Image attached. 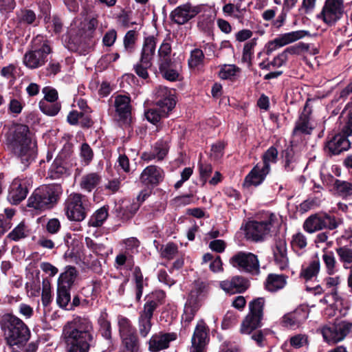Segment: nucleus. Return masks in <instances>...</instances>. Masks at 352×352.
Wrapping results in <instances>:
<instances>
[{"instance_id": "c756f323", "label": "nucleus", "mask_w": 352, "mask_h": 352, "mask_svg": "<svg viewBox=\"0 0 352 352\" xmlns=\"http://www.w3.org/2000/svg\"><path fill=\"white\" fill-rule=\"evenodd\" d=\"M188 64L190 69L198 72H203L205 67V55L203 51L199 48L192 50L190 52Z\"/></svg>"}, {"instance_id": "dca6fc26", "label": "nucleus", "mask_w": 352, "mask_h": 352, "mask_svg": "<svg viewBox=\"0 0 352 352\" xmlns=\"http://www.w3.org/2000/svg\"><path fill=\"white\" fill-rule=\"evenodd\" d=\"M203 6H192L187 3L177 7L170 12V18L178 25H184L202 11Z\"/></svg>"}, {"instance_id": "393cba45", "label": "nucleus", "mask_w": 352, "mask_h": 352, "mask_svg": "<svg viewBox=\"0 0 352 352\" xmlns=\"http://www.w3.org/2000/svg\"><path fill=\"white\" fill-rule=\"evenodd\" d=\"M115 109L119 120L126 122L131 115V97L129 95H118L115 98Z\"/></svg>"}, {"instance_id": "f704fd0d", "label": "nucleus", "mask_w": 352, "mask_h": 352, "mask_svg": "<svg viewBox=\"0 0 352 352\" xmlns=\"http://www.w3.org/2000/svg\"><path fill=\"white\" fill-rule=\"evenodd\" d=\"M287 276L283 274H270L266 280V289L272 292L283 289L286 285Z\"/></svg>"}, {"instance_id": "7ed1b4c3", "label": "nucleus", "mask_w": 352, "mask_h": 352, "mask_svg": "<svg viewBox=\"0 0 352 352\" xmlns=\"http://www.w3.org/2000/svg\"><path fill=\"white\" fill-rule=\"evenodd\" d=\"M92 322L77 316L63 327L65 352H88L93 342Z\"/></svg>"}, {"instance_id": "3c124183", "label": "nucleus", "mask_w": 352, "mask_h": 352, "mask_svg": "<svg viewBox=\"0 0 352 352\" xmlns=\"http://www.w3.org/2000/svg\"><path fill=\"white\" fill-rule=\"evenodd\" d=\"M70 288L58 287L56 289V304L62 309H65L70 302Z\"/></svg>"}, {"instance_id": "864d4df0", "label": "nucleus", "mask_w": 352, "mask_h": 352, "mask_svg": "<svg viewBox=\"0 0 352 352\" xmlns=\"http://www.w3.org/2000/svg\"><path fill=\"white\" fill-rule=\"evenodd\" d=\"M112 213L114 214L115 217L120 219L122 221H128L131 220L134 214L130 212L124 206L120 204H115L114 208L112 210Z\"/></svg>"}, {"instance_id": "c9c22d12", "label": "nucleus", "mask_w": 352, "mask_h": 352, "mask_svg": "<svg viewBox=\"0 0 352 352\" xmlns=\"http://www.w3.org/2000/svg\"><path fill=\"white\" fill-rule=\"evenodd\" d=\"M15 213L16 210L12 208H6L3 213H0V238L10 230L11 221Z\"/></svg>"}, {"instance_id": "412c9836", "label": "nucleus", "mask_w": 352, "mask_h": 352, "mask_svg": "<svg viewBox=\"0 0 352 352\" xmlns=\"http://www.w3.org/2000/svg\"><path fill=\"white\" fill-rule=\"evenodd\" d=\"M273 256L275 264L280 270L288 268L287 248L286 241L283 237H277L275 241V246L273 248Z\"/></svg>"}, {"instance_id": "39448f33", "label": "nucleus", "mask_w": 352, "mask_h": 352, "mask_svg": "<svg viewBox=\"0 0 352 352\" xmlns=\"http://www.w3.org/2000/svg\"><path fill=\"white\" fill-rule=\"evenodd\" d=\"M63 195V188L60 184H44L34 190L32 195L29 197L27 206L33 208L36 210H50L58 203Z\"/></svg>"}, {"instance_id": "423d86ee", "label": "nucleus", "mask_w": 352, "mask_h": 352, "mask_svg": "<svg viewBox=\"0 0 352 352\" xmlns=\"http://www.w3.org/2000/svg\"><path fill=\"white\" fill-rule=\"evenodd\" d=\"M52 52L50 42L43 35L38 34L31 42V49L23 56V63L30 69L42 67Z\"/></svg>"}, {"instance_id": "0eeeda50", "label": "nucleus", "mask_w": 352, "mask_h": 352, "mask_svg": "<svg viewBox=\"0 0 352 352\" xmlns=\"http://www.w3.org/2000/svg\"><path fill=\"white\" fill-rule=\"evenodd\" d=\"M352 144V128L346 129L342 126L341 132L329 135L324 143V152L328 157L337 155L349 151Z\"/></svg>"}, {"instance_id": "72a5a7b5", "label": "nucleus", "mask_w": 352, "mask_h": 352, "mask_svg": "<svg viewBox=\"0 0 352 352\" xmlns=\"http://www.w3.org/2000/svg\"><path fill=\"white\" fill-rule=\"evenodd\" d=\"M76 268L72 266L67 267L65 272L60 274L58 279V288H70L76 278Z\"/></svg>"}, {"instance_id": "5fc2aeb1", "label": "nucleus", "mask_w": 352, "mask_h": 352, "mask_svg": "<svg viewBox=\"0 0 352 352\" xmlns=\"http://www.w3.org/2000/svg\"><path fill=\"white\" fill-rule=\"evenodd\" d=\"M239 72L240 69L234 65H224L221 67L219 76L221 79H231Z\"/></svg>"}, {"instance_id": "37998d69", "label": "nucleus", "mask_w": 352, "mask_h": 352, "mask_svg": "<svg viewBox=\"0 0 352 352\" xmlns=\"http://www.w3.org/2000/svg\"><path fill=\"white\" fill-rule=\"evenodd\" d=\"M200 307V301H186L184 306V314H183L182 319L185 322L190 323L192 321L195 314Z\"/></svg>"}, {"instance_id": "cd10ccee", "label": "nucleus", "mask_w": 352, "mask_h": 352, "mask_svg": "<svg viewBox=\"0 0 352 352\" xmlns=\"http://www.w3.org/2000/svg\"><path fill=\"white\" fill-rule=\"evenodd\" d=\"M321 333L324 340L329 344H337L349 337L346 333L340 331L330 324L324 326L323 328H322Z\"/></svg>"}, {"instance_id": "ea45409f", "label": "nucleus", "mask_w": 352, "mask_h": 352, "mask_svg": "<svg viewBox=\"0 0 352 352\" xmlns=\"http://www.w3.org/2000/svg\"><path fill=\"white\" fill-rule=\"evenodd\" d=\"M307 34V32L299 30L281 34L276 38L277 43H279V45L283 47L303 38Z\"/></svg>"}, {"instance_id": "a18cd8bd", "label": "nucleus", "mask_w": 352, "mask_h": 352, "mask_svg": "<svg viewBox=\"0 0 352 352\" xmlns=\"http://www.w3.org/2000/svg\"><path fill=\"white\" fill-rule=\"evenodd\" d=\"M108 314L107 312H102L98 318V324L100 327L99 331H100L102 337L106 340H111V322L107 319Z\"/></svg>"}, {"instance_id": "6e6552de", "label": "nucleus", "mask_w": 352, "mask_h": 352, "mask_svg": "<svg viewBox=\"0 0 352 352\" xmlns=\"http://www.w3.org/2000/svg\"><path fill=\"white\" fill-rule=\"evenodd\" d=\"M157 41L154 36L144 38L139 62L134 65V70L138 76L146 79L148 77L147 69L153 65L155 54Z\"/></svg>"}, {"instance_id": "c85d7f7f", "label": "nucleus", "mask_w": 352, "mask_h": 352, "mask_svg": "<svg viewBox=\"0 0 352 352\" xmlns=\"http://www.w3.org/2000/svg\"><path fill=\"white\" fill-rule=\"evenodd\" d=\"M168 153V144L164 140L156 142L153 148V151L151 153H144L142 155V159L144 161H151L155 158L159 160H163Z\"/></svg>"}, {"instance_id": "f03ea898", "label": "nucleus", "mask_w": 352, "mask_h": 352, "mask_svg": "<svg viewBox=\"0 0 352 352\" xmlns=\"http://www.w3.org/2000/svg\"><path fill=\"white\" fill-rule=\"evenodd\" d=\"M6 145L25 166L34 162L38 155L36 142L32 139L29 126L25 124H18L6 133Z\"/></svg>"}, {"instance_id": "bf43d9fd", "label": "nucleus", "mask_w": 352, "mask_h": 352, "mask_svg": "<svg viewBox=\"0 0 352 352\" xmlns=\"http://www.w3.org/2000/svg\"><path fill=\"white\" fill-rule=\"evenodd\" d=\"M136 32L135 30L128 31L124 37V50L128 53H132L134 51L136 41Z\"/></svg>"}, {"instance_id": "aec40b11", "label": "nucleus", "mask_w": 352, "mask_h": 352, "mask_svg": "<svg viewBox=\"0 0 352 352\" xmlns=\"http://www.w3.org/2000/svg\"><path fill=\"white\" fill-rule=\"evenodd\" d=\"M175 332L158 331L151 336L148 340V351L160 352L169 348L170 343L176 340Z\"/></svg>"}, {"instance_id": "de8ad7c7", "label": "nucleus", "mask_w": 352, "mask_h": 352, "mask_svg": "<svg viewBox=\"0 0 352 352\" xmlns=\"http://www.w3.org/2000/svg\"><path fill=\"white\" fill-rule=\"evenodd\" d=\"M17 20L19 23L36 25V15L32 10H21L17 14Z\"/></svg>"}, {"instance_id": "20e7f679", "label": "nucleus", "mask_w": 352, "mask_h": 352, "mask_svg": "<svg viewBox=\"0 0 352 352\" xmlns=\"http://www.w3.org/2000/svg\"><path fill=\"white\" fill-rule=\"evenodd\" d=\"M249 313L242 321L240 327V333L251 336L252 340L256 342V344L263 346V330H260L263 323V307H265V298L258 297L249 302Z\"/></svg>"}, {"instance_id": "1a4fd4ad", "label": "nucleus", "mask_w": 352, "mask_h": 352, "mask_svg": "<svg viewBox=\"0 0 352 352\" xmlns=\"http://www.w3.org/2000/svg\"><path fill=\"white\" fill-rule=\"evenodd\" d=\"M118 326L123 344V352H140V340L131 320L121 316L118 321Z\"/></svg>"}, {"instance_id": "f257e3e1", "label": "nucleus", "mask_w": 352, "mask_h": 352, "mask_svg": "<svg viewBox=\"0 0 352 352\" xmlns=\"http://www.w3.org/2000/svg\"><path fill=\"white\" fill-rule=\"evenodd\" d=\"M0 327L10 352L38 351L40 340L28 342L31 338V331L27 324L16 316L11 314L1 316Z\"/></svg>"}, {"instance_id": "6ab92c4d", "label": "nucleus", "mask_w": 352, "mask_h": 352, "mask_svg": "<svg viewBox=\"0 0 352 352\" xmlns=\"http://www.w3.org/2000/svg\"><path fill=\"white\" fill-rule=\"evenodd\" d=\"M165 292L163 290H155L144 297L146 303L144 308L140 311L139 317L153 318L154 311L158 307L162 305L165 301Z\"/></svg>"}, {"instance_id": "58836bf2", "label": "nucleus", "mask_w": 352, "mask_h": 352, "mask_svg": "<svg viewBox=\"0 0 352 352\" xmlns=\"http://www.w3.org/2000/svg\"><path fill=\"white\" fill-rule=\"evenodd\" d=\"M67 169L63 166V160L56 158L48 170V178L52 180L59 179L66 174Z\"/></svg>"}, {"instance_id": "8fccbe9b", "label": "nucleus", "mask_w": 352, "mask_h": 352, "mask_svg": "<svg viewBox=\"0 0 352 352\" xmlns=\"http://www.w3.org/2000/svg\"><path fill=\"white\" fill-rule=\"evenodd\" d=\"M324 264H325L326 272L329 275H333L338 272L336 268V261L332 251H326L322 256Z\"/></svg>"}, {"instance_id": "f8f14e48", "label": "nucleus", "mask_w": 352, "mask_h": 352, "mask_svg": "<svg viewBox=\"0 0 352 352\" xmlns=\"http://www.w3.org/2000/svg\"><path fill=\"white\" fill-rule=\"evenodd\" d=\"M344 13L343 0H325L317 18L326 25L332 26L343 17Z\"/></svg>"}, {"instance_id": "2eb2a0df", "label": "nucleus", "mask_w": 352, "mask_h": 352, "mask_svg": "<svg viewBox=\"0 0 352 352\" xmlns=\"http://www.w3.org/2000/svg\"><path fill=\"white\" fill-rule=\"evenodd\" d=\"M153 102L155 107L151 109L162 111L166 115V113H171L176 106V94L172 93L171 89H156Z\"/></svg>"}, {"instance_id": "9b49d317", "label": "nucleus", "mask_w": 352, "mask_h": 352, "mask_svg": "<svg viewBox=\"0 0 352 352\" xmlns=\"http://www.w3.org/2000/svg\"><path fill=\"white\" fill-rule=\"evenodd\" d=\"M338 226V222L335 216H331L327 213H315L306 218L303 223V229L309 234L323 229L333 230Z\"/></svg>"}, {"instance_id": "e2e57ef3", "label": "nucleus", "mask_w": 352, "mask_h": 352, "mask_svg": "<svg viewBox=\"0 0 352 352\" xmlns=\"http://www.w3.org/2000/svg\"><path fill=\"white\" fill-rule=\"evenodd\" d=\"M287 62L284 54H279L271 62L266 63L265 61L260 63V67L265 69H270L271 67H279Z\"/></svg>"}, {"instance_id": "338daca9", "label": "nucleus", "mask_w": 352, "mask_h": 352, "mask_svg": "<svg viewBox=\"0 0 352 352\" xmlns=\"http://www.w3.org/2000/svg\"><path fill=\"white\" fill-rule=\"evenodd\" d=\"M290 245L292 249L298 248L302 250L305 248L307 245V241L305 236L301 232H297L296 234L292 235V241H290Z\"/></svg>"}, {"instance_id": "a211bd4d", "label": "nucleus", "mask_w": 352, "mask_h": 352, "mask_svg": "<svg viewBox=\"0 0 352 352\" xmlns=\"http://www.w3.org/2000/svg\"><path fill=\"white\" fill-rule=\"evenodd\" d=\"M165 173L156 165H148L140 175V182L146 188H155L163 182Z\"/></svg>"}, {"instance_id": "69168bd1", "label": "nucleus", "mask_w": 352, "mask_h": 352, "mask_svg": "<svg viewBox=\"0 0 352 352\" xmlns=\"http://www.w3.org/2000/svg\"><path fill=\"white\" fill-rule=\"evenodd\" d=\"M152 318L139 317V332L143 338H146L151 329Z\"/></svg>"}, {"instance_id": "09e8293b", "label": "nucleus", "mask_w": 352, "mask_h": 352, "mask_svg": "<svg viewBox=\"0 0 352 352\" xmlns=\"http://www.w3.org/2000/svg\"><path fill=\"white\" fill-rule=\"evenodd\" d=\"M320 270V262L317 258L310 262L309 265L307 267L301 270L300 276L306 281L311 280L312 278L317 276Z\"/></svg>"}, {"instance_id": "603ef678", "label": "nucleus", "mask_w": 352, "mask_h": 352, "mask_svg": "<svg viewBox=\"0 0 352 352\" xmlns=\"http://www.w3.org/2000/svg\"><path fill=\"white\" fill-rule=\"evenodd\" d=\"M39 109L44 114L50 117H54L60 111V104L59 102H39Z\"/></svg>"}, {"instance_id": "4be33fe9", "label": "nucleus", "mask_w": 352, "mask_h": 352, "mask_svg": "<svg viewBox=\"0 0 352 352\" xmlns=\"http://www.w3.org/2000/svg\"><path fill=\"white\" fill-rule=\"evenodd\" d=\"M308 318V309L300 306L294 311L287 313L282 318V325L283 327L294 328L306 321Z\"/></svg>"}, {"instance_id": "4c0bfd02", "label": "nucleus", "mask_w": 352, "mask_h": 352, "mask_svg": "<svg viewBox=\"0 0 352 352\" xmlns=\"http://www.w3.org/2000/svg\"><path fill=\"white\" fill-rule=\"evenodd\" d=\"M333 189L338 196L342 199H347L352 197V183L344 180L336 181L335 186Z\"/></svg>"}, {"instance_id": "7c9ffc66", "label": "nucleus", "mask_w": 352, "mask_h": 352, "mask_svg": "<svg viewBox=\"0 0 352 352\" xmlns=\"http://www.w3.org/2000/svg\"><path fill=\"white\" fill-rule=\"evenodd\" d=\"M101 180L102 177L99 173H87L81 177L80 183V188L87 192H91L101 183Z\"/></svg>"}, {"instance_id": "e433bc0d", "label": "nucleus", "mask_w": 352, "mask_h": 352, "mask_svg": "<svg viewBox=\"0 0 352 352\" xmlns=\"http://www.w3.org/2000/svg\"><path fill=\"white\" fill-rule=\"evenodd\" d=\"M340 263H342V267L345 270L352 269V249L347 246H342L336 248Z\"/></svg>"}, {"instance_id": "b1692460", "label": "nucleus", "mask_w": 352, "mask_h": 352, "mask_svg": "<svg viewBox=\"0 0 352 352\" xmlns=\"http://www.w3.org/2000/svg\"><path fill=\"white\" fill-rule=\"evenodd\" d=\"M270 171V167H261L258 164H256L245 177L243 186L247 188L260 186L263 184Z\"/></svg>"}, {"instance_id": "bb28decb", "label": "nucleus", "mask_w": 352, "mask_h": 352, "mask_svg": "<svg viewBox=\"0 0 352 352\" xmlns=\"http://www.w3.org/2000/svg\"><path fill=\"white\" fill-rule=\"evenodd\" d=\"M280 157H282L283 168L285 172L292 173L296 169L298 157L295 154L292 144L287 146V148L283 150L280 153Z\"/></svg>"}, {"instance_id": "2f4dec72", "label": "nucleus", "mask_w": 352, "mask_h": 352, "mask_svg": "<svg viewBox=\"0 0 352 352\" xmlns=\"http://www.w3.org/2000/svg\"><path fill=\"white\" fill-rule=\"evenodd\" d=\"M208 292V284L205 281L197 280L192 283V288L188 296L187 300L200 302Z\"/></svg>"}, {"instance_id": "a19ab883", "label": "nucleus", "mask_w": 352, "mask_h": 352, "mask_svg": "<svg viewBox=\"0 0 352 352\" xmlns=\"http://www.w3.org/2000/svg\"><path fill=\"white\" fill-rule=\"evenodd\" d=\"M107 218H108V206H104L95 211L88 221V226L94 228L101 227Z\"/></svg>"}, {"instance_id": "49530a36", "label": "nucleus", "mask_w": 352, "mask_h": 352, "mask_svg": "<svg viewBox=\"0 0 352 352\" xmlns=\"http://www.w3.org/2000/svg\"><path fill=\"white\" fill-rule=\"evenodd\" d=\"M170 113H166V115H164L162 110L148 108L144 111V117L149 123L157 125L161 119L168 117Z\"/></svg>"}, {"instance_id": "6e6d98bb", "label": "nucleus", "mask_w": 352, "mask_h": 352, "mask_svg": "<svg viewBox=\"0 0 352 352\" xmlns=\"http://www.w3.org/2000/svg\"><path fill=\"white\" fill-rule=\"evenodd\" d=\"M330 324L334 326L335 328L344 333L349 337L352 336V320L336 319L335 321L333 322V323H330Z\"/></svg>"}, {"instance_id": "473e14b6", "label": "nucleus", "mask_w": 352, "mask_h": 352, "mask_svg": "<svg viewBox=\"0 0 352 352\" xmlns=\"http://www.w3.org/2000/svg\"><path fill=\"white\" fill-rule=\"evenodd\" d=\"M30 236V230L28 226L22 221L6 236V241L18 242Z\"/></svg>"}, {"instance_id": "ddd939ff", "label": "nucleus", "mask_w": 352, "mask_h": 352, "mask_svg": "<svg viewBox=\"0 0 352 352\" xmlns=\"http://www.w3.org/2000/svg\"><path fill=\"white\" fill-rule=\"evenodd\" d=\"M85 198V196L78 193H72L67 197L65 212L69 221H82L85 219L86 211L82 204Z\"/></svg>"}, {"instance_id": "4d7b16f0", "label": "nucleus", "mask_w": 352, "mask_h": 352, "mask_svg": "<svg viewBox=\"0 0 352 352\" xmlns=\"http://www.w3.org/2000/svg\"><path fill=\"white\" fill-rule=\"evenodd\" d=\"M277 152L276 148L274 146H270L268 150L265 151L263 154L262 160L263 166L261 167H268L270 168V163H276L277 160Z\"/></svg>"}, {"instance_id": "052dcab7", "label": "nucleus", "mask_w": 352, "mask_h": 352, "mask_svg": "<svg viewBox=\"0 0 352 352\" xmlns=\"http://www.w3.org/2000/svg\"><path fill=\"white\" fill-rule=\"evenodd\" d=\"M309 45L304 43H298L296 45L287 47L282 54L285 55L286 60L288 59V55H299L304 51L309 50Z\"/></svg>"}, {"instance_id": "4468645a", "label": "nucleus", "mask_w": 352, "mask_h": 352, "mask_svg": "<svg viewBox=\"0 0 352 352\" xmlns=\"http://www.w3.org/2000/svg\"><path fill=\"white\" fill-rule=\"evenodd\" d=\"M230 263L232 267L245 272H258V257L252 252H239L230 258Z\"/></svg>"}, {"instance_id": "680f3d73", "label": "nucleus", "mask_w": 352, "mask_h": 352, "mask_svg": "<svg viewBox=\"0 0 352 352\" xmlns=\"http://www.w3.org/2000/svg\"><path fill=\"white\" fill-rule=\"evenodd\" d=\"M178 254V246L173 242L167 243L161 251V256L166 260H172Z\"/></svg>"}, {"instance_id": "774afa93", "label": "nucleus", "mask_w": 352, "mask_h": 352, "mask_svg": "<svg viewBox=\"0 0 352 352\" xmlns=\"http://www.w3.org/2000/svg\"><path fill=\"white\" fill-rule=\"evenodd\" d=\"M94 153L92 148L87 142L82 143L80 146V157L85 164H89L93 160Z\"/></svg>"}, {"instance_id": "13d9d810", "label": "nucleus", "mask_w": 352, "mask_h": 352, "mask_svg": "<svg viewBox=\"0 0 352 352\" xmlns=\"http://www.w3.org/2000/svg\"><path fill=\"white\" fill-rule=\"evenodd\" d=\"M238 322V314L233 311H228L224 315L223 322H221V329L223 330L229 329L235 326Z\"/></svg>"}, {"instance_id": "79ce46f5", "label": "nucleus", "mask_w": 352, "mask_h": 352, "mask_svg": "<svg viewBox=\"0 0 352 352\" xmlns=\"http://www.w3.org/2000/svg\"><path fill=\"white\" fill-rule=\"evenodd\" d=\"M28 190L26 188L18 184L16 187H11L10 192H8V199L13 204H19L27 196Z\"/></svg>"}, {"instance_id": "9d476101", "label": "nucleus", "mask_w": 352, "mask_h": 352, "mask_svg": "<svg viewBox=\"0 0 352 352\" xmlns=\"http://www.w3.org/2000/svg\"><path fill=\"white\" fill-rule=\"evenodd\" d=\"M276 220L275 214L271 213L265 221H251L245 225V237L254 242L263 241L270 234L274 222Z\"/></svg>"}, {"instance_id": "a878e982", "label": "nucleus", "mask_w": 352, "mask_h": 352, "mask_svg": "<svg viewBox=\"0 0 352 352\" xmlns=\"http://www.w3.org/2000/svg\"><path fill=\"white\" fill-rule=\"evenodd\" d=\"M209 342V329L203 320H199L195 327L191 346H207Z\"/></svg>"}, {"instance_id": "c03bdc74", "label": "nucleus", "mask_w": 352, "mask_h": 352, "mask_svg": "<svg viewBox=\"0 0 352 352\" xmlns=\"http://www.w3.org/2000/svg\"><path fill=\"white\" fill-rule=\"evenodd\" d=\"M214 25V19L211 14H203L198 17L197 27L199 30L210 34Z\"/></svg>"}, {"instance_id": "f3484780", "label": "nucleus", "mask_w": 352, "mask_h": 352, "mask_svg": "<svg viewBox=\"0 0 352 352\" xmlns=\"http://www.w3.org/2000/svg\"><path fill=\"white\" fill-rule=\"evenodd\" d=\"M314 100V98H307L306 100L305 107L302 111L299 114L298 119L294 124V130H292V136L296 137L300 135H310L312 133L313 128L310 126V116L312 113V109L309 105V102Z\"/></svg>"}, {"instance_id": "0e129e2a", "label": "nucleus", "mask_w": 352, "mask_h": 352, "mask_svg": "<svg viewBox=\"0 0 352 352\" xmlns=\"http://www.w3.org/2000/svg\"><path fill=\"white\" fill-rule=\"evenodd\" d=\"M257 38H254L248 43H246L243 47L242 60L243 62L250 63L252 59L253 54V49L256 45Z\"/></svg>"}, {"instance_id": "5701e85b", "label": "nucleus", "mask_w": 352, "mask_h": 352, "mask_svg": "<svg viewBox=\"0 0 352 352\" xmlns=\"http://www.w3.org/2000/svg\"><path fill=\"white\" fill-rule=\"evenodd\" d=\"M221 288L230 294H241L245 292L249 287V280L240 276H235L230 280L221 282Z\"/></svg>"}]
</instances>
